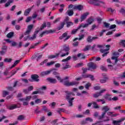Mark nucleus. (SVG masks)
<instances>
[{
  "label": "nucleus",
  "mask_w": 125,
  "mask_h": 125,
  "mask_svg": "<svg viewBox=\"0 0 125 125\" xmlns=\"http://www.w3.org/2000/svg\"><path fill=\"white\" fill-rule=\"evenodd\" d=\"M56 78L60 81V83H63V85L65 86H73L74 85H78L79 84V82L76 81L70 82L68 80L64 81V79H62L61 77L59 76H56Z\"/></svg>",
  "instance_id": "1"
},
{
  "label": "nucleus",
  "mask_w": 125,
  "mask_h": 125,
  "mask_svg": "<svg viewBox=\"0 0 125 125\" xmlns=\"http://www.w3.org/2000/svg\"><path fill=\"white\" fill-rule=\"evenodd\" d=\"M102 111H104L102 112L101 116H99V120H102V119H104V117H105V115H106V113H107L108 111H110V107L108 106H104L102 107Z\"/></svg>",
  "instance_id": "2"
},
{
  "label": "nucleus",
  "mask_w": 125,
  "mask_h": 125,
  "mask_svg": "<svg viewBox=\"0 0 125 125\" xmlns=\"http://www.w3.org/2000/svg\"><path fill=\"white\" fill-rule=\"evenodd\" d=\"M70 18L67 16L65 17V19L63 21L61 22L60 25L57 27V29L58 31L63 29L64 28V26L65 24L68 23L69 21Z\"/></svg>",
  "instance_id": "3"
},
{
  "label": "nucleus",
  "mask_w": 125,
  "mask_h": 125,
  "mask_svg": "<svg viewBox=\"0 0 125 125\" xmlns=\"http://www.w3.org/2000/svg\"><path fill=\"white\" fill-rule=\"evenodd\" d=\"M90 4H93L96 6H100V3H103V4H105V3L100 0H90L89 2Z\"/></svg>",
  "instance_id": "4"
},
{
  "label": "nucleus",
  "mask_w": 125,
  "mask_h": 125,
  "mask_svg": "<svg viewBox=\"0 0 125 125\" xmlns=\"http://www.w3.org/2000/svg\"><path fill=\"white\" fill-rule=\"evenodd\" d=\"M105 91H106V89L101 90L100 92L93 94V96L94 98H98L99 96H102V93H104Z\"/></svg>",
  "instance_id": "5"
},
{
  "label": "nucleus",
  "mask_w": 125,
  "mask_h": 125,
  "mask_svg": "<svg viewBox=\"0 0 125 125\" xmlns=\"http://www.w3.org/2000/svg\"><path fill=\"white\" fill-rule=\"evenodd\" d=\"M64 38H66L64 40V42H65V41L69 40V39H70V38H71V36H68V32H65V33H63L62 36H61L59 37V39L63 40V39H64Z\"/></svg>",
  "instance_id": "6"
},
{
  "label": "nucleus",
  "mask_w": 125,
  "mask_h": 125,
  "mask_svg": "<svg viewBox=\"0 0 125 125\" xmlns=\"http://www.w3.org/2000/svg\"><path fill=\"white\" fill-rule=\"evenodd\" d=\"M65 93H66V100H70L71 99V95H73V96H75V93H73V92H70L69 91H65Z\"/></svg>",
  "instance_id": "7"
},
{
  "label": "nucleus",
  "mask_w": 125,
  "mask_h": 125,
  "mask_svg": "<svg viewBox=\"0 0 125 125\" xmlns=\"http://www.w3.org/2000/svg\"><path fill=\"white\" fill-rule=\"evenodd\" d=\"M119 54H120V53H119V52H115L112 54L113 57H111V59L112 60H115V64H117V63L119 61V59H118V57H115V56H117V55H119Z\"/></svg>",
  "instance_id": "8"
},
{
  "label": "nucleus",
  "mask_w": 125,
  "mask_h": 125,
  "mask_svg": "<svg viewBox=\"0 0 125 125\" xmlns=\"http://www.w3.org/2000/svg\"><path fill=\"white\" fill-rule=\"evenodd\" d=\"M87 66H88L89 70L90 69H92L93 70H95V69L97 68V65L96 64V63L93 62H89L87 64Z\"/></svg>",
  "instance_id": "9"
},
{
  "label": "nucleus",
  "mask_w": 125,
  "mask_h": 125,
  "mask_svg": "<svg viewBox=\"0 0 125 125\" xmlns=\"http://www.w3.org/2000/svg\"><path fill=\"white\" fill-rule=\"evenodd\" d=\"M31 78L32 80L34 82H36L37 83H38V82H40V79H39V78H40V76H39L38 74H32L31 76Z\"/></svg>",
  "instance_id": "10"
},
{
  "label": "nucleus",
  "mask_w": 125,
  "mask_h": 125,
  "mask_svg": "<svg viewBox=\"0 0 125 125\" xmlns=\"http://www.w3.org/2000/svg\"><path fill=\"white\" fill-rule=\"evenodd\" d=\"M33 27H34V25L33 24H31L28 26V29L24 33L25 36H27V35H29L30 33H31V31H32V29H33Z\"/></svg>",
  "instance_id": "11"
},
{
  "label": "nucleus",
  "mask_w": 125,
  "mask_h": 125,
  "mask_svg": "<svg viewBox=\"0 0 125 125\" xmlns=\"http://www.w3.org/2000/svg\"><path fill=\"white\" fill-rule=\"evenodd\" d=\"M83 9V5H75L74 6V10H79L81 11Z\"/></svg>",
  "instance_id": "12"
},
{
  "label": "nucleus",
  "mask_w": 125,
  "mask_h": 125,
  "mask_svg": "<svg viewBox=\"0 0 125 125\" xmlns=\"http://www.w3.org/2000/svg\"><path fill=\"white\" fill-rule=\"evenodd\" d=\"M125 118H122L120 120H114L113 121V125H121V123L123 121H125Z\"/></svg>",
  "instance_id": "13"
},
{
  "label": "nucleus",
  "mask_w": 125,
  "mask_h": 125,
  "mask_svg": "<svg viewBox=\"0 0 125 125\" xmlns=\"http://www.w3.org/2000/svg\"><path fill=\"white\" fill-rule=\"evenodd\" d=\"M89 14V13L88 12H86L84 13L83 15H82L81 17V22H83V21L86 19V17H87V15H88Z\"/></svg>",
  "instance_id": "14"
},
{
  "label": "nucleus",
  "mask_w": 125,
  "mask_h": 125,
  "mask_svg": "<svg viewBox=\"0 0 125 125\" xmlns=\"http://www.w3.org/2000/svg\"><path fill=\"white\" fill-rule=\"evenodd\" d=\"M31 98H32V96H27L26 98H22L19 99L20 101H30L31 100Z\"/></svg>",
  "instance_id": "15"
},
{
  "label": "nucleus",
  "mask_w": 125,
  "mask_h": 125,
  "mask_svg": "<svg viewBox=\"0 0 125 125\" xmlns=\"http://www.w3.org/2000/svg\"><path fill=\"white\" fill-rule=\"evenodd\" d=\"M47 80L51 83H57V80L54 78H48L47 79Z\"/></svg>",
  "instance_id": "16"
},
{
  "label": "nucleus",
  "mask_w": 125,
  "mask_h": 125,
  "mask_svg": "<svg viewBox=\"0 0 125 125\" xmlns=\"http://www.w3.org/2000/svg\"><path fill=\"white\" fill-rule=\"evenodd\" d=\"M77 57L80 59H85V56L83 53H78L77 54Z\"/></svg>",
  "instance_id": "17"
},
{
  "label": "nucleus",
  "mask_w": 125,
  "mask_h": 125,
  "mask_svg": "<svg viewBox=\"0 0 125 125\" xmlns=\"http://www.w3.org/2000/svg\"><path fill=\"white\" fill-rule=\"evenodd\" d=\"M104 99L106 100H108V101H112V98H111V95L109 94H106L104 96Z\"/></svg>",
  "instance_id": "18"
},
{
  "label": "nucleus",
  "mask_w": 125,
  "mask_h": 125,
  "mask_svg": "<svg viewBox=\"0 0 125 125\" xmlns=\"http://www.w3.org/2000/svg\"><path fill=\"white\" fill-rule=\"evenodd\" d=\"M52 33V30H45L43 31L41 34L40 37L42 38V36L44 35V34H49Z\"/></svg>",
  "instance_id": "19"
},
{
  "label": "nucleus",
  "mask_w": 125,
  "mask_h": 125,
  "mask_svg": "<svg viewBox=\"0 0 125 125\" xmlns=\"http://www.w3.org/2000/svg\"><path fill=\"white\" fill-rule=\"evenodd\" d=\"M74 99H75V98H71L70 100H67L68 102V107H72L73 106V100H74Z\"/></svg>",
  "instance_id": "20"
},
{
  "label": "nucleus",
  "mask_w": 125,
  "mask_h": 125,
  "mask_svg": "<svg viewBox=\"0 0 125 125\" xmlns=\"http://www.w3.org/2000/svg\"><path fill=\"white\" fill-rule=\"evenodd\" d=\"M62 66H63L62 67V70H66V69H69V68H71V66L70 65H68V62L66 63V65L65 66V64L64 63H62Z\"/></svg>",
  "instance_id": "21"
},
{
  "label": "nucleus",
  "mask_w": 125,
  "mask_h": 125,
  "mask_svg": "<svg viewBox=\"0 0 125 125\" xmlns=\"http://www.w3.org/2000/svg\"><path fill=\"white\" fill-rule=\"evenodd\" d=\"M93 21H94V19L92 18H89L86 20V22L89 25H91V23L93 22Z\"/></svg>",
  "instance_id": "22"
},
{
  "label": "nucleus",
  "mask_w": 125,
  "mask_h": 125,
  "mask_svg": "<svg viewBox=\"0 0 125 125\" xmlns=\"http://www.w3.org/2000/svg\"><path fill=\"white\" fill-rule=\"evenodd\" d=\"M6 37L9 39H11V38L14 37V32H10V33L7 34Z\"/></svg>",
  "instance_id": "23"
},
{
  "label": "nucleus",
  "mask_w": 125,
  "mask_h": 125,
  "mask_svg": "<svg viewBox=\"0 0 125 125\" xmlns=\"http://www.w3.org/2000/svg\"><path fill=\"white\" fill-rule=\"evenodd\" d=\"M109 80V78L108 77L104 76V79H101L100 80V83H105L107 82V80Z\"/></svg>",
  "instance_id": "24"
},
{
  "label": "nucleus",
  "mask_w": 125,
  "mask_h": 125,
  "mask_svg": "<svg viewBox=\"0 0 125 125\" xmlns=\"http://www.w3.org/2000/svg\"><path fill=\"white\" fill-rule=\"evenodd\" d=\"M31 9H27L25 10V12H24V16H28L29 14H30V12H31Z\"/></svg>",
  "instance_id": "25"
},
{
  "label": "nucleus",
  "mask_w": 125,
  "mask_h": 125,
  "mask_svg": "<svg viewBox=\"0 0 125 125\" xmlns=\"http://www.w3.org/2000/svg\"><path fill=\"white\" fill-rule=\"evenodd\" d=\"M92 104L93 105V108L95 109H99L100 107L97 104V103L95 102H92Z\"/></svg>",
  "instance_id": "26"
},
{
  "label": "nucleus",
  "mask_w": 125,
  "mask_h": 125,
  "mask_svg": "<svg viewBox=\"0 0 125 125\" xmlns=\"http://www.w3.org/2000/svg\"><path fill=\"white\" fill-rule=\"evenodd\" d=\"M14 0H8V2L5 4V7H8L10 3H13Z\"/></svg>",
  "instance_id": "27"
},
{
  "label": "nucleus",
  "mask_w": 125,
  "mask_h": 125,
  "mask_svg": "<svg viewBox=\"0 0 125 125\" xmlns=\"http://www.w3.org/2000/svg\"><path fill=\"white\" fill-rule=\"evenodd\" d=\"M34 113L37 115L40 114V113H42V111L40 110V107L39 106H37V108L34 110Z\"/></svg>",
  "instance_id": "28"
},
{
  "label": "nucleus",
  "mask_w": 125,
  "mask_h": 125,
  "mask_svg": "<svg viewBox=\"0 0 125 125\" xmlns=\"http://www.w3.org/2000/svg\"><path fill=\"white\" fill-rule=\"evenodd\" d=\"M17 120L18 121H23V120H25V116L23 115H20L18 117Z\"/></svg>",
  "instance_id": "29"
},
{
  "label": "nucleus",
  "mask_w": 125,
  "mask_h": 125,
  "mask_svg": "<svg viewBox=\"0 0 125 125\" xmlns=\"http://www.w3.org/2000/svg\"><path fill=\"white\" fill-rule=\"evenodd\" d=\"M107 67L111 71L113 70H114L115 71H116L117 70V67H114L113 65H112L111 64H108L107 65Z\"/></svg>",
  "instance_id": "30"
},
{
  "label": "nucleus",
  "mask_w": 125,
  "mask_h": 125,
  "mask_svg": "<svg viewBox=\"0 0 125 125\" xmlns=\"http://www.w3.org/2000/svg\"><path fill=\"white\" fill-rule=\"evenodd\" d=\"M66 13L68 14V16H72V15H74V11L72 10H68Z\"/></svg>",
  "instance_id": "31"
},
{
  "label": "nucleus",
  "mask_w": 125,
  "mask_h": 125,
  "mask_svg": "<svg viewBox=\"0 0 125 125\" xmlns=\"http://www.w3.org/2000/svg\"><path fill=\"white\" fill-rule=\"evenodd\" d=\"M89 24H88V23H86L85 24H83V23H82L80 24V26L79 27V29H81V28H82V27H83V28H86L87 27H88V25Z\"/></svg>",
  "instance_id": "32"
},
{
  "label": "nucleus",
  "mask_w": 125,
  "mask_h": 125,
  "mask_svg": "<svg viewBox=\"0 0 125 125\" xmlns=\"http://www.w3.org/2000/svg\"><path fill=\"white\" fill-rule=\"evenodd\" d=\"M91 48V45H86L84 49H83V51H87L89 50L90 48Z\"/></svg>",
  "instance_id": "33"
},
{
  "label": "nucleus",
  "mask_w": 125,
  "mask_h": 125,
  "mask_svg": "<svg viewBox=\"0 0 125 125\" xmlns=\"http://www.w3.org/2000/svg\"><path fill=\"white\" fill-rule=\"evenodd\" d=\"M60 53L56 54L55 55H53L48 57L49 59H53V58H56L59 55Z\"/></svg>",
  "instance_id": "34"
},
{
  "label": "nucleus",
  "mask_w": 125,
  "mask_h": 125,
  "mask_svg": "<svg viewBox=\"0 0 125 125\" xmlns=\"http://www.w3.org/2000/svg\"><path fill=\"white\" fill-rule=\"evenodd\" d=\"M86 40L87 42H92V37L91 36H88Z\"/></svg>",
  "instance_id": "35"
},
{
  "label": "nucleus",
  "mask_w": 125,
  "mask_h": 125,
  "mask_svg": "<svg viewBox=\"0 0 125 125\" xmlns=\"http://www.w3.org/2000/svg\"><path fill=\"white\" fill-rule=\"evenodd\" d=\"M8 94H9V92L8 91L6 90H4L2 91L3 97H5V96H6V95H8Z\"/></svg>",
  "instance_id": "36"
},
{
  "label": "nucleus",
  "mask_w": 125,
  "mask_h": 125,
  "mask_svg": "<svg viewBox=\"0 0 125 125\" xmlns=\"http://www.w3.org/2000/svg\"><path fill=\"white\" fill-rule=\"evenodd\" d=\"M16 108H17V105L16 104H14L9 107V110H13L14 109H16Z\"/></svg>",
  "instance_id": "37"
},
{
  "label": "nucleus",
  "mask_w": 125,
  "mask_h": 125,
  "mask_svg": "<svg viewBox=\"0 0 125 125\" xmlns=\"http://www.w3.org/2000/svg\"><path fill=\"white\" fill-rule=\"evenodd\" d=\"M70 50V48L68 46H63V50H62V51H66L68 52Z\"/></svg>",
  "instance_id": "38"
},
{
  "label": "nucleus",
  "mask_w": 125,
  "mask_h": 125,
  "mask_svg": "<svg viewBox=\"0 0 125 125\" xmlns=\"http://www.w3.org/2000/svg\"><path fill=\"white\" fill-rule=\"evenodd\" d=\"M74 25V23L72 21H69L68 23H66L67 28H69L71 27V26H73Z\"/></svg>",
  "instance_id": "39"
},
{
  "label": "nucleus",
  "mask_w": 125,
  "mask_h": 125,
  "mask_svg": "<svg viewBox=\"0 0 125 125\" xmlns=\"http://www.w3.org/2000/svg\"><path fill=\"white\" fill-rule=\"evenodd\" d=\"M80 28H79V27L77 29H73L72 31H71V35H75V34H76L77 33V32H78V31H79V30H80Z\"/></svg>",
  "instance_id": "40"
},
{
  "label": "nucleus",
  "mask_w": 125,
  "mask_h": 125,
  "mask_svg": "<svg viewBox=\"0 0 125 125\" xmlns=\"http://www.w3.org/2000/svg\"><path fill=\"white\" fill-rule=\"evenodd\" d=\"M46 27V23H45V22H44L43 23V24L42 25L41 28H40V30H43V29H44V28H45Z\"/></svg>",
  "instance_id": "41"
},
{
  "label": "nucleus",
  "mask_w": 125,
  "mask_h": 125,
  "mask_svg": "<svg viewBox=\"0 0 125 125\" xmlns=\"http://www.w3.org/2000/svg\"><path fill=\"white\" fill-rule=\"evenodd\" d=\"M35 104H40V103H42V99H38L35 101Z\"/></svg>",
  "instance_id": "42"
},
{
  "label": "nucleus",
  "mask_w": 125,
  "mask_h": 125,
  "mask_svg": "<svg viewBox=\"0 0 125 125\" xmlns=\"http://www.w3.org/2000/svg\"><path fill=\"white\" fill-rule=\"evenodd\" d=\"M88 78H89L91 81H94V80H95V79H94V76L91 74H88Z\"/></svg>",
  "instance_id": "43"
},
{
  "label": "nucleus",
  "mask_w": 125,
  "mask_h": 125,
  "mask_svg": "<svg viewBox=\"0 0 125 125\" xmlns=\"http://www.w3.org/2000/svg\"><path fill=\"white\" fill-rule=\"evenodd\" d=\"M12 61V59H8V58H5L4 60V62H7L8 63H10Z\"/></svg>",
  "instance_id": "44"
},
{
  "label": "nucleus",
  "mask_w": 125,
  "mask_h": 125,
  "mask_svg": "<svg viewBox=\"0 0 125 125\" xmlns=\"http://www.w3.org/2000/svg\"><path fill=\"white\" fill-rule=\"evenodd\" d=\"M69 60H71V56H68L66 59H63L62 61V62H66Z\"/></svg>",
  "instance_id": "45"
},
{
  "label": "nucleus",
  "mask_w": 125,
  "mask_h": 125,
  "mask_svg": "<svg viewBox=\"0 0 125 125\" xmlns=\"http://www.w3.org/2000/svg\"><path fill=\"white\" fill-rule=\"evenodd\" d=\"M55 64V62H47L46 63V66H49Z\"/></svg>",
  "instance_id": "46"
},
{
  "label": "nucleus",
  "mask_w": 125,
  "mask_h": 125,
  "mask_svg": "<svg viewBox=\"0 0 125 125\" xmlns=\"http://www.w3.org/2000/svg\"><path fill=\"white\" fill-rule=\"evenodd\" d=\"M42 110H43V111H44L45 112H49L50 111L48 110V109H47V107H46L45 106H42Z\"/></svg>",
  "instance_id": "47"
},
{
  "label": "nucleus",
  "mask_w": 125,
  "mask_h": 125,
  "mask_svg": "<svg viewBox=\"0 0 125 125\" xmlns=\"http://www.w3.org/2000/svg\"><path fill=\"white\" fill-rule=\"evenodd\" d=\"M104 25L105 28H109L110 26V23H107L106 22H104Z\"/></svg>",
  "instance_id": "48"
},
{
  "label": "nucleus",
  "mask_w": 125,
  "mask_h": 125,
  "mask_svg": "<svg viewBox=\"0 0 125 125\" xmlns=\"http://www.w3.org/2000/svg\"><path fill=\"white\" fill-rule=\"evenodd\" d=\"M1 49H2V50H4V51L7 52V46H6V45L2 46Z\"/></svg>",
  "instance_id": "49"
},
{
  "label": "nucleus",
  "mask_w": 125,
  "mask_h": 125,
  "mask_svg": "<svg viewBox=\"0 0 125 125\" xmlns=\"http://www.w3.org/2000/svg\"><path fill=\"white\" fill-rule=\"evenodd\" d=\"M91 85V84H90V83H88L84 85V87L86 88V89H89V86Z\"/></svg>",
  "instance_id": "50"
},
{
  "label": "nucleus",
  "mask_w": 125,
  "mask_h": 125,
  "mask_svg": "<svg viewBox=\"0 0 125 125\" xmlns=\"http://www.w3.org/2000/svg\"><path fill=\"white\" fill-rule=\"evenodd\" d=\"M101 70H102V71H104L105 72L107 71V68H106V67L102 65L101 66Z\"/></svg>",
  "instance_id": "51"
},
{
  "label": "nucleus",
  "mask_w": 125,
  "mask_h": 125,
  "mask_svg": "<svg viewBox=\"0 0 125 125\" xmlns=\"http://www.w3.org/2000/svg\"><path fill=\"white\" fill-rule=\"evenodd\" d=\"M117 27V25L116 24H112L109 27V29L110 30H113L114 29H115V28Z\"/></svg>",
  "instance_id": "52"
},
{
  "label": "nucleus",
  "mask_w": 125,
  "mask_h": 125,
  "mask_svg": "<svg viewBox=\"0 0 125 125\" xmlns=\"http://www.w3.org/2000/svg\"><path fill=\"white\" fill-rule=\"evenodd\" d=\"M31 20H32V17H28L27 18L25 22H26V23H29Z\"/></svg>",
  "instance_id": "53"
},
{
  "label": "nucleus",
  "mask_w": 125,
  "mask_h": 125,
  "mask_svg": "<svg viewBox=\"0 0 125 125\" xmlns=\"http://www.w3.org/2000/svg\"><path fill=\"white\" fill-rule=\"evenodd\" d=\"M29 101H25L23 103V105L24 106H28V105H29Z\"/></svg>",
  "instance_id": "54"
},
{
  "label": "nucleus",
  "mask_w": 125,
  "mask_h": 125,
  "mask_svg": "<svg viewBox=\"0 0 125 125\" xmlns=\"http://www.w3.org/2000/svg\"><path fill=\"white\" fill-rule=\"evenodd\" d=\"M95 90H100L101 89V87L100 86H95L94 87Z\"/></svg>",
  "instance_id": "55"
},
{
  "label": "nucleus",
  "mask_w": 125,
  "mask_h": 125,
  "mask_svg": "<svg viewBox=\"0 0 125 125\" xmlns=\"http://www.w3.org/2000/svg\"><path fill=\"white\" fill-rule=\"evenodd\" d=\"M37 38V36L33 35L32 37H29V40L30 41H34V40L36 39Z\"/></svg>",
  "instance_id": "56"
},
{
  "label": "nucleus",
  "mask_w": 125,
  "mask_h": 125,
  "mask_svg": "<svg viewBox=\"0 0 125 125\" xmlns=\"http://www.w3.org/2000/svg\"><path fill=\"white\" fill-rule=\"evenodd\" d=\"M82 70L83 71V74H85V73H86V72H87V70H89V69H88L87 68H82Z\"/></svg>",
  "instance_id": "57"
},
{
  "label": "nucleus",
  "mask_w": 125,
  "mask_h": 125,
  "mask_svg": "<svg viewBox=\"0 0 125 125\" xmlns=\"http://www.w3.org/2000/svg\"><path fill=\"white\" fill-rule=\"evenodd\" d=\"M109 50V49H101L100 51L102 53H104V52H106V51H108Z\"/></svg>",
  "instance_id": "58"
},
{
  "label": "nucleus",
  "mask_w": 125,
  "mask_h": 125,
  "mask_svg": "<svg viewBox=\"0 0 125 125\" xmlns=\"http://www.w3.org/2000/svg\"><path fill=\"white\" fill-rule=\"evenodd\" d=\"M89 113H90L89 109H87L84 112H83V115H88Z\"/></svg>",
  "instance_id": "59"
},
{
  "label": "nucleus",
  "mask_w": 125,
  "mask_h": 125,
  "mask_svg": "<svg viewBox=\"0 0 125 125\" xmlns=\"http://www.w3.org/2000/svg\"><path fill=\"white\" fill-rule=\"evenodd\" d=\"M72 45L74 47L78 46L79 45V42H76L73 43Z\"/></svg>",
  "instance_id": "60"
},
{
  "label": "nucleus",
  "mask_w": 125,
  "mask_h": 125,
  "mask_svg": "<svg viewBox=\"0 0 125 125\" xmlns=\"http://www.w3.org/2000/svg\"><path fill=\"white\" fill-rule=\"evenodd\" d=\"M16 45H17V43H16L14 41H12V42H11V46H16Z\"/></svg>",
  "instance_id": "61"
},
{
  "label": "nucleus",
  "mask_w": 125,
  "mask_h": 125,
  "mask_svg": "<svg viewBox=\"0 0 125 125\" xmlns=\"http://www.w3.org/2000/svg\"><path fill=\"white\" fill-rule=\"evenodd\" d=\"M120 13H122V14H125V10L124 8H121V10L119 11Z\"/></svg>",
  "instance_id": "62"
},
{
  "label": "nucleus",
  "mask_w": 125,
  "mask_h": 125,
  "mask_svg": "<svg viewBox=\"0 0 125 125\" xmlns=\"http://www.w3.org/2000/svg\"><path fill=\"white\" fill-rule=\"evenodd\" d=\"M58 121V119H56V120L53 121L51 123V124H52V125H56V123H57Z\"/></svg>",
  "instance_id": "63"
},
{
  "label": "nucleus",
  "mask_w": 125,
  "mask_h": 125,
  "mask_svg": "<svg viewBox=\"0 0 125 125\" xmlns=\"http://www.w3.org/2000/svg\"><path fill=\"white\" fill-rule=\"evenodd\" d=\"M6 53V51H4L3 50H2L1 51H0V54L1 55H4V54Z\"/></svg>",
  "instance_id": "64"
}]
</instances>
